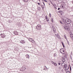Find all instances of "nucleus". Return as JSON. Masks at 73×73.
Listing matches in <instances>:
<instances>
[{"mask_svg": "<svg viewBox=\"0 0 73 73\" xmlns=\"http://www.w3.org/2000/svg\"><path fill=\"white\" fill-rule=\"evenodd\" d=\"M63 27H64V29L66 30V31H68L69 29V26L67 25L66 23H63Z\"/></svg>", "mask_w": 73, "mask_h": 73, "instance_id": "nucleus-1", "label": "nucleus"}, {"mask_svg": "<svg viewBox=\"0 0 73 73\" xmlns=\"http://www.w3.org/2000/svg\"><path fill=\"white\" fill-rule=\"evenodd\" d=\"M65 21L67 24H70V23H71V21L70 20V19H67L65 20Z\"/></svg>", "mask_w": 73, "mask_h": 73, "instance_id": "nucleus-2", "label": "nucleus"}, {"mask_svg": "<svg viewBox=\"0 0 73 73\" xmlns=\"http://www.w3.org/2000/svg\"><path fill=\"white\" fill-rule=\"evenodd\" d=\"M36 29L38 30H40L41 29V26L40 25H37L36 27Z\"/></svg>", "mask_w": 73, "mask_h": 73, "instance_id": "nucleus-3", "label": "nucleus"}, {"mask_svg": "<svg viewBox=\"0 0 73 73\" xmlns=\"http://www.w3.org/2000/svg\"><path fill=\"white\" fill-rule=\"evenodd\" d=\"M60 52L62 54H65L64 50L63 48H62L60 50Z\"/></svg>", "mask_w": 73, "mask_h": 73, "instance_id": "nucleus-4", "label": "nucleus"}, {"mask_svg": "<svg viewBox=\"0 0 73 73\" xmlns=\"http://www.w3.org/2000/svg\"><path fill=\"white\" fill-rule=\"evenodd\" d=\"M52 29L53 31V32L55 33L56 32V29H55L54 26H52Z\"/></svg>", "mask_w": 73, "mask_h": 73, "instance_id": "nucleus-5", "label": "nucleus"}, {"mask_svg": "<svg viewBox=\"0 0 73 73\" xmlns=\"http://www.w3.org/2000/svg\"><path fill=\"white\" fill-rule=\"evenodd\" d=\"M28 40H29V41H30V42H35L34 40H33V39H32L31 38H29Z\"/></svg>", "mask_w": 73, "mask_h": 73, "instance_id": "nucleus-6", "label": "nucleus"}, {"mask_svg": "<svg viewBox=\"0 0 73 73\" xmlns=\"http://www.w3.org/2000/svg\"><path fill=\"white\" fill-rule=\"evenodd\" d=\"M55 36L56 37H57L58 38H60V35L58 34H57V35L55 34Z\"/></svg>", "mask_w": 73, "mask_h": 73, "instance_id": "nucleus-7", "label": "nucleus"}, {"mask_svg": "<svg viewBox=\"0 0 73 73\" xmlns=\"http://www.w3.org/2000/svg\"><path fill=\"white\" fill-rule=\"evenodd\" d=\"M1 37L2 38H4L5 37V35L4 34H1Z\"/></svg>", "mask_w": 73, "mask_h": 73, "instance_id": "nucleus-8", "label": "nucleus"}, {"mask_svg": "<svg viewBox=\"0 0 73 73\" xmlns=\"http://www.w3.org/2000/svg\"><path fill=\"white\" fill-rule=\"evenodd\" d=\"M70 36L72 39H73V34H70Z\"/></svg>", "mask_w": 73, "mask_h": 73, "instance_id": "nucleus-9", "label": "nucleus"}, {"mask_svg": "<svg viewBox=\"0 0 73 73\" xmlns=\"http://www.w3.org/2000/svg\"><path fill=\"white\" fill-rule=\"evenodd\" d=\"M14 33L15 34V35H17L18 34V33L17 31H15L14 32Z\"/></svg>", "mask_w": 73, "mask_h": 73, "instance_id": "nucleus-10", "label": "nucleus"}, {"mask_svg": "<svg viewBox=\"0 0 73 73\" xmlns=\"http://www.w3.org/2000/svg\"><path fill=\"white\" fill-rule=\"evenodd\" d=\"M22 70L23 71H25V70L26 69V68L24 67V66L22 67Z\"/></svg>", "mask_w": 73, "mask_h": 73, "instance_id": "nucleus-11", "label": "nucleus"}, {"mask_svg": "<svg viewBox=\"0 0 73 73\" xmlns=\"http://www.w3.org/2000/svg\"><path fill=\"white\" fill-rule=\"evenodd\" d=\"M62 20L63 21L64 23H66V21H65V19H64V18L62 19Z\"/></svg>", "mask_w": 73, "mask_h": 73, "instance_id": "nucleus-12", "label": "nucleus"}, {"mask_svg": "<svg viewBox=\"0 0 73 73\" xmlns=\"http://www.w3.org/2000/svg\"><path fill=\"white\" fill-rule=\"evenodd\" d=\"M62 61L64 62L65 61V59L64 58H63V59H62Z\"/></svg>", "mask_w": 73, "mask_h": 73, "instance_id": "nucleus-13", "label": "nucleus"}, {"mask_svg": "<svg viewBox=\"0 0 73 73\" xmlns=\"http://www.w3.org/2000/svg\"><path fill=\"white\" fill-rule=\"evenodd\" d=\"M21 42H21V43H22V44H23V43H25L24 40H21Z\"/></svg>", "mask_w": 73, "mask_h": 73, "instance_id": "nucleus-14", "label": "nucleus"}, {"mask_svg": "<svg viewBox=\"0 0 73 73\" xmlns=\"http://www.w3.org/2000/svg\"><path fill=\"white\" fill-rule=\"evenodd\" d=\"M54 64L55 66H56L57 65V64L54 62Z\"/></svg>", "mask_w": 73, "mask_h": 73, "instance_id": "nucleus-15", "label": "nucleus"}, {"mask_svg": "<svg viewBox=\"0 0 73 73\" xmlns=\"http://www.w3.org/2000/svg\"><path fill=\"white\" fill-rule=\"evenodd\" d=\"M23 1H24L25 2H28V1H29V0H23Z\"/></svg>", "mask_w": 73, "mask_h": 73, "instance_id": "nucleus-16", "label": "nucleus"}, {"mask_svg": "<svg viewBox=\"0 0 73 73\" xmlns=\"http://www.w3.org/2000/svg\"><path fill=\"white\" fill-rule=\"evenodd\" d=\"M27 58H29L30 57V56L29 55H28V54H27Z\"/></svg>", "mask_w": 73, "mask_h": 73, "instance_id": "nucleus-17", "label": "nucleus"}, {"mask_svg": "<svg viewBox=\"0 0 73 73\" xmlns=\"http://www.w3.org/2000/svg\"><path fill=\"white\" fill-rule=\"evenodd\" d=\"M53 6H54V8H55V9H57V8H56V5H54Z\"/></svg>", "mask_w": 73, "mask_h": 73, "instance_id": "nucleus-18", "label": "nucleus"}, {"mask_svg": "<svg viewBox=\"0 0 73 73\" xmlns=\"http://www.w3.org/2000/svg\"><path fill=\"white\" fill-rule=\"evenodd\" d=\"M64 37L65 38V39H66V40H67L66 37L65 35H64Z\"/></svg>", "mask_w": 73, "mask_h": 73, "instance_id": "nucleus-19", "label": "nucleus"}, {"mask_svg": "<svg viewBox=\"0 0 73 73\" xmlns=\"http://www.w3.org/2000/svg\"><path fill=\"white\" fill-rule=\"evenodd\" d=\"M70 58L71 60H72V55H70Z\"/></svg>", "mask_w": 73, "mask_h": 73, "instance_id": "nucleus-20", "label": "nucleus"}, {"mask_svg": "<svg viewBox=\"0 0 73 73\" xmlns=\"http://www.w3.org/2000/svg\"><path fill=\"white\" fill-rule=\"evenodd\" d=\"M51 21L52 22V23L53 22V18H52V19H51Z\"/></svg>", "mask_w": 73, "mask_h": 73, "instance_id": "nucleus-21", "label": "nucleus"}, {"mask_svg": "<svg viewBox=\"0 0 73 73\" xmlns=\"http://www.w3.org/2000/svg\"><path fill=\"white\" fill-rule=\"evenodd\" d=\"M60 23L61 24H62L63 25V23H62V22L61 21H60Z\"/></svg>", "mask_w": 73, "mask_h": 73, "instance_id": "nucleus-22", "label": "nucleus"}, {"mask_svg": "<svg viewBox=\"0 0 73 73\" xmlns=\"http://www.w3.org/2000/svg\"><path fill=\"white\" fill-rule=\"evenodd\" d=\"M67 44H68V45H70V44H69V42H68V40L67 41Z\"/></svg>", "mask_w": 73, "mask_h": 73, "instance_id": "nucleus-23", "label": "nucleus"}, {"mask_svg": "<svg viewBox=\"0 0 73 73\" xmlns=\"http://www.w3.org/2000/svg\"><path fill=\"white\" fill-rule=\"evenodd\" d=\"M66 73H70V72L69 71H67L66 72Z\"/></svg>", "mask_w": 73, "mask_h": 73, "instance_id": "nucleus-24", "label": "nucleus"}, {"mask_svg": "<svg viewBox=\"0 0 73 73\" xmlns=\"http://www.w3.org/2000/svg\"><path fill=\"white\" fill-rule=\"evenodd\" d=\"M51 63H52V64H54V62H53V61H52L51 62Z\"/></svg>", "mask_w": 73, "mask_h": 73, "instance_id": "nucleus-25", "label": "nucleus"}, {"mask_svg": "<svg viewBox=\"0 0 73 73\" xmlns=\"http://www.w3.org/2000/svg\"><path fill=\"white\" fill-rule=\"evenodd\" d=\"M46 21H49V19L47 18V19H46Z\"/></svg>", "mask_w": 73, "mask_h": 73, "instance_id": "nucleus-26", "label": "nucleus"}, {"mask_svg": "<svg viewBox=\"0 0 73 73\" xmlns=\"http://www.w3.org/2000/svg\"><path fill=\"white\" fill-rule=\"evenodd\" d=\"M43 1H45V2H47V1H46V0H43Z\"/></svg>", "mask_w": 73, "mask_h": 73, "instance_id": "nucleus-27", "label": "nucleus"}, {"mask_svg": "<svg viewBox=\"0 0 73 73\" xmlns=\"http://www.w3.org/2000/svg\"><path fill=\"white\" fill-rule=\"evenodd\" d=\"M45 18H46V19H47V17L46 16H45Z\"/></svg>", "mask_w": 73, "mask_h": 73, "instance_id": "nucleus-28", "label": "nucleus"}, {"mask_svg": "<svg viewBox=\"0 0 73 73\" xmlns=\"http://www.w3.org/2000/svg\"><path fill=\"white\" fill-rule=\"evenodd\" d=\"M42 8H43V7H44V6H43V5H42Z\"/></svg>", "mask_w": 73, "mask_h": 73, "instance_id": "nucleus-29", "label": "nucleus"}, {"mask_svg": "<svg viewBox=\"0 0 73 73\" xmlns=\"http://www.w3.org/2000/svg\"><path fill=\"white\" fill-rule=\"evenodd\" d=\"M51 15V14H50V13H49V16H50V17H51V15Z\"/></svg>", "mask_w": 73, "mask_h": 73, "instance_id": "nucleus-30", "label": "nucleus"}, {"mask_svg": "<svg viewBox=\"0 0 73 73\" xmlns=\"http://www.w3.org/2000/svg\"><path fill=\"white\" fill-rule=\"evenodd\" d=\"M58 64L59 65L61 64V63H58Z\"/></svg>", "mask_w": 73, "mask_h": 73, "instance_id": "nucleus-31", "label": "nucleus"}, {"mask_svg": "<svg viewBox=\"0 0 73 73\" xmlns=\"http://www.w3.org/2000/svg\"><path fill=\"white\" fill-rule=\"evenodd\" d=\"M60 8H58V10H60Z\"/></svg>", "mask_w": 73, "mask_h": 73, "instance_id": "nucleus-32", "label": "nucleus"}, {"mask_svg": "<svg viewBox=\"0 0 73 73\" xmlns=\"http://www.w3.org/2000/svg\"><path fill=\"white\" fill-rule=\"evenodd\" d=\"M20 71H23V70H22V69H21L20 70Z\"/></svg>", "mask_w": 73, "mask_h": 73, "instance_id": "nucleus-33", "label": "nucleus"}, {"mask_svg": "<svg viewBox=\"0 0 73 73\" xmlns=\"http://www.w3.org/2000/svg\"><path fill=\"white\" fill-rule=\"evenodd\" d=\"M64 68H65L66 67V66H65V65H64Z\"/></svg>", "mask_w": 73, "mask_h": 73, "instance_id": "nucleus-34", "label": "nucleus"}, {"mask_svg": "<svg viewBox=\"0 0 73 73\" xmlns=\"http://www.w3.org/2000/svg\"><path fill=\"white\" fill-rule=\"evenodd\" d=\"M63 45V47H64V44H63V45Z\"/></svg>", "mask_w": 73, "mask_h": 73, "instance_id": "nucleus-35", "label": "nucleus"}, {"mask_svg": "<svg viewBox=\"0 0 73 73\" xmlns=\"http://www.w3.org/2000/svg\"><path fill=\"white\" fill-rule=\"evenodd\" d=\"M38 5H40V3H38Z\"/></svg>", "mask_w": 73, "mask_h": 73, "instance_id": "nucleus-36", "label": "nucleus"}, {"mask_svg": "<svg viewBox=\"0 0 73 73\" xmlns=\"http://www.w3.org/2000/svg\"><path fill=\"white\" fill-rule=\"evenodd\" d=\"M62 45H63L64 44L63 42H62Z\"/></svg>", "mask_w": 73, "mask_h": 73, "instance_id": "nucleus-37", "label": "nucleus"}, {"mask_svg": "<svg viewBox=\"0 0 73 73\" xmlns=\"http://www.w3.org/2000/svg\"><path fill=\"white\" fill-rule=\"evenodd\" d=\"M43 4L44 5V6H45V4L44 2H43Z\"/></svg>", "mask_w": 73, "mask_h": 73, "instance_id": "nucleus-38", "label": "nucleus"}, {"mask_svg": "<svg viewBox=\"0 0 73 73\" xmlns=\"http://www.w3.org/2000/svg\"><path fill=\"white\" fill-rule=\"evenodd\" d=\"M71 54L72 55L73 54L72 53V52L71 53Z\"/></svg>", "mask_w": 73, "mask_h": 73, "instance_id": "nucleus-39", "label": "nucleus"}, {"mask_svg": "<svg viewBox=\"0 0 73 73\" xmlns=\"http://www.w3.org/2000/svg\"><path fill=\"white\" fill-rule=\"evenodd\" d=\"M59 13H61V11H59Z\"/></svg>", "mask_w": 73, "mask_h": 73, "instance_id": "nucleus-40", "label": "nucleus"}, {"mask_svg": "<svg viewBox=\"0 0 73 73\" xmlns=\"http://www.w3.org/2000/svg\"><path fill=\"white\" fill-rule=\"evenodd\" d=\"M54 57H55V55H54Z\"/></svg>", "mask_w": 73, "mask_h": 73, "instance_id": "nucleus-41", "label": "nucleus"}, {"mask_svg": "<svg viewBox=\"0 0 73 73\" xmlns=\"http://www.w3.org/2000/svg\"><path fill=\"white\" fill-rule=\"evenodd\" d=\"M70 70H71V67H70Z\"/></svg>", "mask_w": 73, "mask_h": 73, "instance_id": "nucleus-42", "label": "nucleus"}, {"mask_svg": "<svg viewBox=\"0 0 73 73\" xmlns=\"http://www.w3.org/2000/svg\"><path fill=\"white\" fill-rule=\"evenodd\" d=\"M62 8H63V6H62Z\"/></svg>", "mask_w": 73, "mask_h": 73, "instance_id": "nucleus-43", "label": "nucleus"}, {"mask_svg": "<svg viewBox=\"0 0 73 73\" xmlns=\"http://www.w3.org/2000/svg\"><path fill=\"white\" fill-rule=\"evenodd\" d=\"M45 68H44V70H45Z\"/></svg>", "mask_w": 73, "mask_h": 73, "instance_id": "nucleus-44", "label": "nucleus"}, {"mask_svg": "<svg viewBox=\"0 0 73 73\" xmlns=\"http://www.w3.org/2000/svg\"><path fill=\"white\" fill-rule=\"evenodd\" d=\"M45 67L46 68H47V67H46V66H45Z\"/></svg>", "mask_w": 73, "mask_h": 73, "instance_id": "nucleus-45", "label": "nucleus"}, {"mask_svg": "<svg viewBox=\"0 0 73 73\" xmlns=\"http://www.w3.org/2000/svg\"><path fill=\"white\" fill-rule=\"evenodd\" d=\"M72 3H73V1H72Z\"/></svg>", "mask_w": 73, "mask_h": 73, "instance_id": "nucleus-46", "label": "nucleus"}, {"mask_svg": "<svg viewBox=\"0 0 73 73\" xmlns=\"http://www.w3.org/2000/svg\"><path fill=\"white\" fill-rule=\"evenodd\" d=\"M49 5H50V3H49Z\"/></svg>", "mask_w": 73, "mask_h": 73, "instance_id": "nucleus-47", "label": "nucleus"}, {"mask_svg": "<svg viewBox=\"0 0 73 73\" xmlns=\"http://www.w3.org/2000/svg\"><path fill=\"white\" fill-rule=\"evenodd\" d=\"M54 55H55V54H54Z\"/></svg>", "mask_w": 73, "mask_h": 73, "instance_id": "nucleus-48", "label": "nucleus"}, {"mask_svg": "<svg viewBox=\"0 0 73 73\" xmlns=\"http://www.w3.org/2000/svg\"><path fill=\"white\" fill-rule=\"evenodd\" d=\"M39 1H40V0H39Z\"/></svg>", "mask_w": 73, "mask_h": 73, "instance_id": "nucleus-49", "label": "nucleus"}, {"mask_svg": "<svg viewBox=\"0 0 73 73\" xmlns=\"http://www.w3.org/2000/svg\"><path fill=\"white\" fill-rule=\"evenodd\" d=\"M56 0H55V1H56Z\"/></svg>", "mask_w": 73, "mask_h": 73, "instance_id": "nucleus-50", "label": "nucleus"}, {"mask_svg": "<svg viewBox=\"0 0 73 73\" xmlns=\"http://www.w3.org/2000/svg\"><path fill=\"white\" fill-rule=\"evenodd\" d=\"M72 25L73 26V25Z\"/></svg>", "mask_w": 73, "mask_h": 73, "instance_id": "nucleus-51", "label": "nucleus"}]
</instances>
